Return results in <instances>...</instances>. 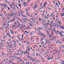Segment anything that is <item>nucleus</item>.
<instances>
[{"label":"nucleus","mask_w":64,"mask_h":64,"mask_svg":"<svg viewBox=\"0 0 64 64\" xmlns=\"http://www.w3.org/2000/svg\"><path fill=\"white\" fill-rule=\"evenodd\" d=\"M4 5L7 8V7H8V6H7V5L6 4H4Z\"/></svg>","instance_id":"23"},{"label":"nucleus","mask_w":64,"mask_h":64,"mask_svg":"<svg viewBox=\"0 0 64 64\" xmlns=\"http://www.w3.org/2000/svg\"><path fill=\"white\" fill-rule=\"evenodd\" d=\"M8 37L10 38H11V35H8Z\"/></svg>","instance_id":"33"},{"label":"nucleus","mask_w":64,"mask_h":64,"mask_svg":"<svg viewBox=\"0 0 64 64\" xmlns=\"http://www.w3.org/2000/svg\"><path fill=\"white\" fill-rule=\"evenodd\" d=\"M30 1V0H28L27 2V3H28Z\"/></svg>","instance_id":"51"},{"label":"nucleus","mask_w":64,"mask_h":64,"mask_svg":"<svg viewBox=\"0 0 64 64\" xmlns=\"http://www.w3.org/2000/svg\"><path fill=\"white\" fill-rule=\"evenodd\" d=\"M10 8H12V4H10Z\"/></svg>","instance_id":"17"},{"label":"nucleus","mask_w":64,"mask_h":64,"mask_svg":"<svg viewBox=\"0 0 64 64\" xmlns=\"http://www.w3.org/2000/svg\"><path fill=\"white\" fill-rule=\"evenodd\" d=\"M26 11L27 12V13H28V10L27 9H26Z\"/></svg>","instance_id":"36"},{"label":"nucleus","mask_w":64,"mask_h":64,"mask_svg":"<svg viewBox=\"0 0 64 64\" xmlns=\"http://www.w3.org/2000/svg\"><path fill=\"white\" fill-rule=\"evenodd\" d=\"M26 64H29V62H26Z\"/></svg>","instance_id":"32"},{"label":"nucleus","mask_w":64,"mask_h":64,"mask_svg":"<svg viewBox=\"0 0 64 64\" xmlns=\"http://www.w3.org/2000/svg\"><path fill=\"white\" fill-rule=\"evenodd\" d=\"M52 38H54V39H56V37H55L54 36H53Z\"/></svg>","instance_id":"48"},{"label":"nucleus","mask_w":64,"mask_h":64,"mask_svg":"<svg viewBox=\"0 0 64 64\" xmlns=\"http://www.w3.org/2000/svg\"><path fill=\"white\" fill-rule=\"evenodd\" d=\"M36 56H39V54L38 53H36Z\"/></svg>","instance_id":"29"},{"label":"nucleus","mask_w":64,"mask_h":64,"mask_svg":"<svg viewBox=\"0 0 64 64\" xmlns=\"http://www.w3.org/2000/svg\"><path fill=\"white\" fill-rule=\"evenodd\" d=\"M27 28L28 29H30V27L29 26H28V27H27V28Z\"/></svg>","instance_id":"15"},{"label":"nucleus","mask_w":64,"mask_h":64,"mask_svg":"<svg viewBox=\"0 0 64 64\" xmlns=\"http://www.w3.org/2000/svg\"><path fill=\"white\" fill-rule=\"evenodd\" d=\"M41 44H42V45H43V44H44V42H42L41 43Z\"/></svg>","instance_id":"44"},{"label":"nucleus","mask_w":64,"mask_h":64,"mask_svg":"<svg viewBox=\"0 0 64 64\" xmlns=\"http://www.w3.org/2000/svg\"><path fill=\"white\" fill-rule=\"evenodd\" d=\"M27 18H23V20H27Z\"/></svg>","instance_id":"31"},{"label":"nucleus","mask_w":64,"mask_h":64,"mask_svg":"<svg viewBox=\"0 0 64 64\" xmlns=\"http://www.w3.org/2000/svg\"><path fill=\"white\" fill-rule=\"evenodd\" d=\"M44 24L45 26H48V25L46 24Z\"/></svg>","instance_id":"60"},{"label":"nucleus","mask_w":64,"mask_h":64,"mask_svg":"<svg viewBox=\"0 0 64 64\" xmlns=\"http://www.w3.org/2000/svg\"><path fill=\"white\" fill-rule=\"evenodd\" d=\"M40 58L41 59L43 60H44V59L42 58V57Z\"/></svg>","instance_id":"49"},{"label":"nucleus","mask_w":64,"mask_h":64,"mask_svg":"<svg viewBox=\"0 0 64 64\" xmlns=\"http://www.w3.org/2000/svg\"><path fill=\"white\" fill-rule=\"evenodd\" d=\"M22 54H24V52L23 50H22Z\"/></svg>","instance_id":"38"},{"label":"nucleus","mask_w":64,"mask_h":64,"mask_svg":"<svg viewBox=\"0 0 64 64\" xmlns=\"http://www.w3.org/2000/svg\"><path fill=\"white\" fill-rule=\"evenodd\" d=\"M13 42L15 44H16V42H15L14 40H13Z\"/></svg>","instance_id":"41"},{"label":"nucleus","mask_w":64,"mask_h":64,"mask_svg":"<svg viewBox=\"0 0 64 64\" xmlns=\"http://www.w3.org/2000/svg\"><path fill=\"white\" fill-rule=\"evenodd\" d=\"M6 37H7L6 36H4L3 37V38H6Z\"/></svg>","instance_id":"64"},{"label":"nucleus","mask_w":64,"mask_h":64,"mask_svg":"<svg viewBox=\"0 0 64 64\" xmlns=\"http://www.w3.org/2000/svg\"><path fill=\"white\" fill-rule=\"evenodd\" d=\"M32 21L33 22H35V20H32Z\"/></svg>","instance_id":"59"},{"label":"nucleus","mask_w":64,"mask_h":64,"mask_svg":"<svg viewBox=\"0 0 64 64\" xmlns=\"http://www.w3.org/2000/svg\"><path fill=\"white\" fill-rule=\"evenodd\" d=\"M10 20H10V21H8V22H7L8 23H10V22H11V21Z\"/></svg>","instance_id":"34"},{"label":"nucleus","mask_w":64,"mask_h":64,"mask_svg":"<svg viewBox=\"0 0 64 64\" xmlns=\"http://www.w3.org/2000/svg\"><path fill=\"white\" fill-rule=\"evenodd\" d=\"M19 6H20V7H21V4H19Z\"/></svg>","instance_id":"63"},{"label":"nucleus","mask_w":64,"mask_h":64,"mask_svg":"<svg viewBox=\"0 0 64 64\" xmlns=\"http://www.w3.org/2000/svg\"><path fill=\"white\" fill-rule=\"evenodd\" d=\"M22 16L23 17H25V18H27V16L23 14H22Z\"/></svg>","instance_id":"11"},{"label":"nucleus","mask_w":64,"mask_h":64,"mask_svg":"<svg viewBox=\"0 0 64 64\" xmlns=\"http://www.w3.org/2000/svg\"><path fill=\"white\" fill-rule=\"evenodd\" d=\"M34 59V58H29V60H32V61H33Z\"/></svg>","instance_id":"10"},{"label":"nucleus","mask_w":64,"mask_h":64,"mask_svg":"<svg viewBox=\"0 0 64 64\" xmlns=\"http://www.w3.org/2000/svg\"><path fill=\"white\" fill-rule=\"evenodd\" d=\"M46 25H47L48 26V25H49V23L47 22L46 23Z\"/></svg>","instance_id":"45"},{"label":"nucleus","mask_w":64,"mask_h":64,"mask_svg":"<svg viewBox=\"0 0 64 64\" xmlns=\"http://www.w3.org/2000/svg\"><path fill=\"white\" fill-rule=\"evenodd\" d=\"M9 19H10V18L8 17H6L5 19V20H9Z\"/></svg>","instance_id":"7"},{"label":"nucleus","mask_w":64,"mask_h":64,"mask_svg":"<svg viewBox=\"0 0 64 64\" xmlns=\"http://www.w3.org/2000/svg\"><path fill=\"white\" fill-rule=\"evenodd\" d=\"M27 58H30L31 57L28 55L27 56Z\"/></svg>","instance_id":"39"},{"label":"nucleus","mask_w":64,"mask_h":64,"mask_svg":"<svg viewBox=\"0 0 64 64\" xmlns=\"http://www.w3.org/2000/svg\"><path fill=\"white\" fill-rule=\"evenodd\" d=\"M27 15L28 16H29L30 17V15H29V14H28H28H27Z\"/></svg>","instance_id":"52"},{"label":"nucleus","mask_w":64,"mask_h":64,"mask_svg":"<svg viewBox=\"0 0 64 64\" xmlns=\"http://www.w3.org/2000/svg\"><path fill=\"white\" fill-rule=\"evenodd\" d=\"M11 33H12V34H13V33H14V32H13V31L11 32Z\"/></svg>","instance_id":"57"},{"label":"nucleus","mask_w":64,"mask_h":64,"mask_svg":"<svg viewBox=\"0 0 64 64\" xmlns=\"http://www.w3.org/2000/svg\"><path fill=\"white\" fill-rule=\"evenodd\" d=\"M23 4H26V2H23Z\"/></svg>","instance_id":"56"},{"label":"nucleus","mask_w":64,"mask_h":64,"mask_svg":"<svg viewBox=\"0 0 64 64\" xmlns=\"http://www.w3.org/2000/svg\"><path fill=\"white\" fill-rule=\"evenodd\" d=\"M64 33V32L63 31H62L60 32H58L59 34H62V33Z\"/></svg>","instance_id":"6"},{"label":"nucleus","mask_w":64,"mask_h":64,"mask_svg":"<svg viewBox=\"0 0 64 64\" xmlns=\"http://www.w3.org/2000/svg\"><path fill=\"white\" fill-rule=\"evenodd\" d=\"M39 20L41 22L42 21V18H39Z\"/></svg>","instance_id":"27"},{"label":"nucleus","mask_w":64,"mask_h":64,"mask_svg":"<svg viewBox=\"0 0 64 64\" xmlns=\"http://www.w3.org/2000/svg\"><path fill=\"white\" fill-rule=\"evenodd\" d=\"M6 2L8 4H9V5L11 4V3H10V2H9V1H7Z\"/></svg>","instance_id":"12"},{"label":"nucleus","mask_w":64,"mask_h":64,"mask_svg":"<svg viewBox=\"0 0 64 64\" xmlns=\"http://www.w3.org/2000/svg\"><path fill=\"white\" fill-rule=\"evenodd\" d=\"M15 17H14L13 18V19L12 20H11L10 21H12V22H14V21H15Z\"/></svg>","instance_id":"4"},{"label":"nucleus","mask_w":64,"mask_h":64,"mask_svg":"<svg viewBox=\"0 0 64 64\" xmlns=\"http://www.w3.org/2000/svg\"><path fill=\"white\" fill-rule=\"evenodd\" d=\"M60 36H61V37H63L64 36L62 34H60Z\"/></svg>","instance_id":"30"},{"label":"nucleus","mask_w":64,"mask_h":64,"mask_svg":"<svg viewBox=\"0 0 64 64\" xmlns=\"http://www.w3.org/2000/svg\"><path fill=\"white\" fill-rule=\"evenodd\" d=\"M35 8H37V7L36 6H34V8L33 9H35Z\"/></svg>","instance_id":"19"},{"label":"nucleus","mask_w":64,"mask_h":64,"mask_svg":"<svg viewBox=\"0 0 64 64\" xmlns=\"http://www.w3.org/2000/svg\"><path fill=\"white\" fill-rule=\"evenodd\" d=\"M24 32H26V33H29V32H28L26 31H25Z\"/></svg>","instance_id":"35"},{"label":"nucleus","mask_w":64,"mask_h":64,"mask_svg":"<svg viewBox=\"0 0 64 64\" xmlns=\"http://www.w3.org/2000/svg\"><path fill=\"white\" fill-rule=\"evenodd\" d=\"M28 24H29V25H30L32 27V26H33L32 25V24H31V23L28 22Z\"/></svg>","instance_id":"21"},{"label":"nucleus","mask_w":64,"mask_h":64,"mask_svg":"<svg viewBox=\"0 0 64 64\" xmlns=\"http://www.w3.org/2000/svg\"><path fill=\"white\" fill-rule=\"evenodd\" d=\"M24 60H25L26 61H28V60L26 58H24Z\"/></svg>","instance_id":"42"},{"label":"nucleus","mask_w":64,"mask_h":64,"mask_svg":"<svg viewBox=\"0 0 64 64\" xmlns=\"http://www.w3.org/2000/svg\"><path fill=\"white\" fill-rule=\"evenodd\" d=\"M62 47L63 48H64V46H63V44H62Z\"/></svg>","instance_id":"58"},{"label":"nucleus","mask_w":64,"mask_h":64,"mask_svg":"<svg viewBox=\"0 0 64 64\" xmlns=\"http://www.w3.org/2000/svg\"><path fill=\"white\" fill-rule=\"evenodd\" d=\"M18 20H19V21H21V19L19 18H18Z\"/></svg>","instance_id":"54"},{"label":"nucleus","mask_w":64,"mask_h":64,"mask_svg":"<svg viewBox=\"0 0 64 64\" xmlns=\"http://www.w3.org/2000/svg\"><path fill=\"white\" fill-rule=\"evenodd\" d=\"M41 36H44V37H46V36L44 34H42Z\"/></svg>","instance_id":"18"},{"label":"nucleus","mask_w":64,"mask_h":64,"mask_svg":"<svg viewBox=\"0 0 64 64\" xmlns=\"http://www.w3.org/2000/svg\"><path fill=\"white\" fill-rule=\"evenodd\" d=\"M24 22H25V23H27L28 22H27L25 20H24Z\"/></svg>","instance_id":"37"},{"label":"nucleus","mask_w":64,"mask_h":64,"mask_svg":"<svg viewBox=\"0 0 64 64\" xmlns=\"http://www.w3.org/2000/svg\"><path fill=\"white\" fill-rule=\"evenodd\" d=\"M24 27H25V28H27V27H26V25H24Z\"/></svg>","instance_id":"50"},{"label":"nucleus","mask_w":64,"mask_h":64,"mask_svg":"<svg viewBox=\"0 0 64 64\" xmlns=\"http://www.w3.org/2000/svg\"><path fill=\"white\" fill-rule=\"evenodd\" d=\"M42 30V27H40L38 28L37 29V30L38 31H39L40 30Z\"/></svg>","instance_id":"5"},{"label":"nucleus","mask_w":64,"mask_h":64,"mask_svg":"<svg viewBox=\"0 0 64 64\" xmlns=\"http://www.w3.org/2000/svg\"><path fill=\"white\" fill-rule=\"evenodd\" d=\"M30 17H34V16H30Z\"/></svg>","instance_id":"62"},{"label":"nucleus","mask_w":64,"mask_h":64,"mask_svg":"<svg viewBox=\"0 0 64 64\" xmlns=\"http://www.w3.org/2000/svg\"><path fill=\"white\" fill-rule=\"evenodd\" d=\"M39 56H40V58H41V57H42L41 56V55H40V54H39Z\"/></svg>","instance_id":"47"},{"label":"nucleus","mask_w":64,"mask_h":64,"mask_svg":"<svg viewBox=\"0 0 64 64\" xmlns=\"http://www.w3.org/2000/svg\"><path fill=\"white\" fill-rule=\"evenodd\" d=\"M20 30H21L23 29V27H22V26H20Z\"/></svg>","instance_id":"25"},{"label":"nucleus","mask_w":64,"mask_h":64,"mask_svg":"<svg viewBox=\"0 0 64 64\" xmlns=\"http://www.w3.org/2000/svg\"><path fill=\"white\" fill-rule=\"evenodd\" d=\"M1 54L2 55H6V54H4V52L2 53Z\"/></svg>","instance_id":"22"},{"label":"nucleus","mask_w":64,"mask_h":64,"mask_svg":"<svg viewBox=\"0 0 64 64\" xmlns=\"http://www.w3.org/2000/svg\"><path fill=\"white\" fill-rule=\"evenodd\" d=\"M18 55H22L21 54L18 53L17 54Z\"/></svg>","instance_id":"28"},{"label":"nucleus","mask_w":64,"mask_h":64,"mask_svg":"<svg viewBox=\"0 0 64 64\" xmlns=\"http://www.w3.org/2000/svg\"><path fill=\"white\" fill-rule=\"evenodd\" d=\"M46 42H48V41H49V40H47V39H46Z\"/></svg>","instance_id":"46"},{"label":"nucleus","mask_w":64,"mask_h":64,"mask_svg":"<svg viewBox=\"0 0 64 64\" xmlns=\"http://www.w3.org/2000/svg\"><path fill=\"white\" fill-rule=\"evenodd\" d=\"M56 42L57 43H58V44H62V42H58V41H56Z\"/></svg>","instance_id":"2"},{"label":"nucleus","mask_w":64,"mask_h":64,"mask_svg":"<svg viewBox=\"0 0 64 64\" xmlns=\"http://www.w3.org/2000/svg\"><path fill=\"white\" fill-rule=\"evenodd\" d=\"M43 28H44V29H47V28L45 27V26H44Z\"/></svg>","instance_id":"26"},{"label":"nucleus","mask_w":64,"mask_h":64,"mask_svg":"<svg viewBox=\"0 0 64 64\" xmlns=\"http://www.w3.org/2000/svg\"><path fill=\"white\" fill-rule=\"evenodd\" d=\"M6 25H8L7 27H9V24H7Z\"/></svg>","instance_id":"43"},{"label":"nucleus","mask_w":64,"mask_h":64,"mask_svg":"<svg viewBox=\"0 0 64 64\" xmlns=\"http://www.w3.org/2000/svg\"><path fill=\"white\" fill-rule=\"evenodd\" d=\"M51 33H52V36H53V35H54V34H53V32H52Z\"/></svg>","instance_id":"53"},{"label":"nucleus","mask_w":64,"mask_h":64,"mask_svg":"<svg viewBox=\"0 0 64 64\" xmlns=\"http://www.w3.org/2000/svg\"><path fill=\"white\" fill-rule=\"evenodd\" d=\"M38 34H42V32H40L39 31H38Z\"/></svg>","instance_id":"14"},{"label":"nucleus","mask_w":64,"mask_h":64,"mask_svg":"<svg viewBox=\"0 0 64 64\" xmlns=\"http://www.w3.org/2000/svg\"><path fill=\"white\" fill-rule=\"evenodd\" d=\"M14 15V14L10 13V17H13V16Z\"/></svg>","instance_id":"1"},{"label":"nucleus","mask_w":64,"mask_h":64,"mask_svg":"<svg viewBox=\"0 0 64 64\" xmlns=\"http://www.w3.org/2000/svg\"><path fill=\"white\" fill-rule=\"evenodd\" d=\"M27 48L28 49V51H30V46H28L27 47Z\"/></svg>","instance_id":"8"},{"label":"nucleus","mask_w":64,"mask_h":64,"mask_svg":"<svg viewBox=\"0 0 64 64\" xmlns=\"http://www.w3.org/2000/svg\"><path fill=\"white\" fill-rule=\"evenodd\" d=\"M40 6L41 7V8L40 9H41L42 8V2H41L40 3Z\"/></svg>","instance_id":"16"},{"label":"nucleus","mask_w":64,"mask_h":64,"mask_svg":"<svg viewBox=\"0 0 64 64\" xmlns=\"http://www.w3.org/2000/svg\"><path fill=\"white\" fill-rule=\"evenodd\" d=\"M57 26L58 27H61V26H60V25H58V24L57 25Z\"/></svg>","instance_id":"55"},{"label":"nucleus","mask_w":64,"mask_h":64,"mask_svg":"<svg viewBox=\"0 0 64 64\" xmlns=\"http://www.w3.org/2000/svg\"><path fill=\"white\" fill-rule=\"evenodd\" d=\"M12 46H13V45L12 44L9 46V48H11V50H12Z\"/></svg>","instance_id":"3"},{"label":"nucleus","mask_w":64,"mask_h":64,"mask_svg":"<svg viewBox=\"0 0 64 64\" xmlns=\"http://www.w3.org/2000/svg\"><path fill=\"white\" fill-rule=\"evenodd\" d=\"M44 17V18H45L46 19H49V18H48V17H47V16H45Z\"/></svg>","instance_id":"24"},{"label":"nucleus","mask_w":64,"mask_h":64,"mask_svg":"<svg viewBox=\"0 0 64 64\" xmlns=\"http://www.w3.org/2000/svg\"><path fill=\"white\" fill-rule=\"evenodd\" d=\"M33 38L32 37H31V38H30L31 39L30 40V41H32V40H33V39H32Z\"/></svg>","instance_id":"40"},{"label":"nucleus","mask_w":64,"mask_h":64,"mask_svg":"<svg viewBox=\"0 0 64 64\" xmlns=\"http://www.w3.org/2000/svg\"><path fill=\"white\" fill-rule=\"evenodd\" d=\"M20 13H21V15H22V14H23V13H24V11H23L22 10H20Z\"/></svg>","instance_id":"9"},{"label":"nucleus","mask_w":64,"mask_h":64,"mask_svg":"<svg viewBox=\"0 0 64 64\" xmlns=\"http://www.w3.org/2000/svg\"><path fill=\"white\" fill-rule=\"evenodd\" d=\"M18 27H19L21 26V25L20 24H19L18 25Z\"/></svg>","instance_id":"20"},{"label":"nucleus","mask_w":64,"mask_h":64,"mask_svg":"<svg viewBox=\"0 0 64 64\" xmlns=\"http://www.w3.org/2000/svg\"><path fill=\"white\" fill-rule=\"evenodd\" d=\"M47 2H45L43 6V7H45V5H47Z\"/></svg>","instance_id":"13"},{"label":"nucleus","mask_w":64,"mask_h":64,"mask_svg":"<svg viewBox=\"0 0 64 64\" xmlns=\"http://www.w3.org/2000/svg\"><path fill=\"white\" fill-rule=\"evenodd\" d=\"M8 52H12V51H8Z\"/></svg>","instance_id":"61"}]
</instances>
